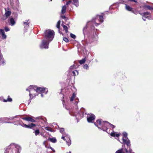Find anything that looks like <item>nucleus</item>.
Returning a JSON list of instances; mask_svg holds the SVG:
<instances>
[{
    "mask_svg": "<svg viewBox=\"0 0 153 153\" xmlns=\"http://www.w3.org/2000/svg\"><path fill=\"white\" fill-rule=\"evenodd\" d=\"M45 128L46 130H47L48 131H51V132L52 131V129L49 127H45Z\"/></svg>",
    "mask_w": 153,
    "mask_h": 153,
    "instance_id": "c9c22d12",
    "label": "nucleus"
},
{
    "mask_svg": "<svg viewBox=\"0 0 153 153\" xmlns=\"http://www.w3.org/2000/svg\"><path fill=\"white\" fill-rule=\"evenodd\" d=\"M67 153H71V152L70 151L69 152Z\"/></svg>",
    "mask_w": 153,
    "mask_h": 153,
    "instance_id": "052dcab7",
    "label": "nucleus"
},
{
    "mask_svg": "<svg viewBox=\"0 0 153 153\" xmlns=\"http://www.w3.org/2000/svg\"><path fill=\"white\" fill-rule=\"evenodd\" d=\"M8 22L9 23V24L11 26H13L16 23L14 20H9Z\"/></svg>",
    "mask_w": 153,
    "mask_h": 153,
    "instance_id": "6ab92c4d",
    "label": "nucleus"
},
{
    "mask_svg": "<svg viewBox=\"0 0 153 153\" xmlns=\"http://www.w3.org/2000/svg\"><path fill=\"white\" fill-rule=\"evenodd\" d=\"M54 32L53 30L48 29L46 30L44 32V39L42 41L40 45L41 48L47 49L48 48V45L53 39L54 36Z\"/></svg>",
    "mask_w": 153,
    "mask_h": 153,
    "instance_id": "f257e3e1",
    "label": "nucleus"
},
{
    "mask_svg": "<svg viewBox=\"0 0 153 153\" xmlns=\"http://www.w3.org/2000/svg\"><path fill=\"white\" fill-rule=\"evenodd\" d=\"M83 68L85 69H88V65L85 64L84 65Z\"/></svg>",
    "mask_w": 153,
    "mask_h": 153,
    "instance_id": "a18cd8bd",
    "label": "nucleus"
},
{
    "mask_svg": "<svg viewBox=\"0 0 153 153\" xmlns=\"http://www.w3.org/2000/svg\"><path fill=\"white\" fill-rule=\"evenodd\" d=\"M65 0H63V1H64Z\"/></svg>",
    "mask_w": 153,
    "mask_h": 153,
    "instance_id": "69168bd1",
    "label": "nucleus"
},
{
    "mask_svg": "<svg viewBox=\"0 0 153 153\" xmlns=\"http://www.w3.org/2000/svg\"><path fill=\"white\" fill-rule=\"evenodd\" d=\"M81 115H83V114L82 113H81Z\"/></svg>",
    "mask_w": 153,
    "mask_h": 153,
    "instance_id": "680f3d73",
    "label": "nucleus"
},
{
    "mask_svg": "<svg viewBox=\"0 0 153 153\" xmlns=\"http://www.w3.org/2000/svg\"><path fill=\"white\" fill-rule=\"evenodd\" d=\"M0 62L3 65H4L6 64V62L4 60L2 54H0Z\"/></svg>",
    "mask_w": 153,
    "mask_h": 153,
    "instance_id": "f8f14e48",
    "label": "nucleus"
},
{
    "mask_svg": "<svg viewBox=\"0 0 153 153\" xmlns=\"http://www.w3.org/2000/svg\"><path fill=\"white\" fill-rule=\"evenodd\" d=\"M20 125L23 127H25L26 128H28V125H27L25 124H24L23 123H22H22H21V125Z\"/></svg>",
    "mask_w": 153,
    "mask_h": 153,
    "instance_id": "ea45409f",
    "label": "nucleus"
},
{
    "mask_svg": "<svg viewBox=\"0 0 153 153\" xmlns=\"http://www.w3.org/2000/svg\"><path fill=\"white\" fill-rule=\"evenodd\" d=\"M61 17L63 19H65V16H61Z\"/></svg>",
    "mask_w": 153,
    "mask_h": 153,
    "instance_id": "603ef678",
    "label": "nucleus"
},
{
    "mask_svg": "<svg viewBox=\"0 0 153 153\" xmlns=\"http://www.w3.org/2000/svg\"><path fill=\"white\" fill-rule=\"evenodd\" d=\"M106 122H108L106 121H102L101 120L99 119L94 123V124L99 128L102 129L104 131H106L108 133L107 131L108 128L109 126H106L105 125Z\"/></svg>",
    "mask_w": 153,
    "mask_h": 153,
    "instance_id": "7ed1b4c3",
    "label": "nucleus"
},
{
    "mask_svg": "<svg viewBox=\"0 0 153 153\" xmlns=\"http://www.w3.org/2000/svg\"><path fill=\"white\" fill-rule=\"evenodd\" d=\"M4 102H7V101L11 102L12 101V99L9 96L8 97V98L7 100H4Z\"/></svg>",
    "mask_w": 153,
    "mask_h": 153,
    "instance_id": "7c9ffc66",
    "label": "nucleus"
},
{
    "mask_svg": "<svg viewBox=\"0 0 153 153\" xmlns=\"http://www.w3.org/2000/svg\"><path fill=\"white\" fill-rule=\"evenodd\" d=\"M76 72L77 73V75L78 74V72L76 71L75 70V71H74L72 72V73L73 74V76H76Z\"/></svg>",
    "mask_w": 153,
    "mask_h": 153,
    "instance_id": "58836bf2",
    "label": "nucleus"
},
{
    "mask_svg": "<svg viewBox=\"0 0 153 153\" xmlns=\"http://www.w3.org/2000/svg\"><path fill=\"white\" fill-rule=\"evenodd\" d=\"M115 153H124V152L123 149H121L116 151Z\"/></svg>",
    "mask_w": 153,
    "mask_h": 153,
    "instance_id": "72a5a7b5",
    "label": "nucleus"
},
{
    "mask_svg": "<svg viewBox=\"0 0 153 153\" xmlns=\"http://www.w3.org/2000/svg\"><path fill=\"white\" fill-rule=\"evenodd\" d=\"M66 142L68 146H69L71 144V141L70 138H68L67 140L66 139Z\"/></svg>",
    "mask_w": 153,
    "mask_h": 153,
    "instance_id": "cd10ccee",
    "label": "nucleus"
},
{
    "mask_svg": "<svg viewBox=\"0 0 153 153\" xmlns=\"http://www.w3.org/2000/svg\"><path fill=\"white\" fill-rule=\"evenodd\" d=\"M98 36L96 35V36H94V37L93 38V41H95L96 40H97L98 39Z\"/></svg>",
    "mask_w": 153,
    "mask_h": 153,
    "instance_id": "37998d69",
    "label": "nucleus"
},
{
    "mask_svg": "<svg viewBox=\"0 0 153 153\" xmlns=\"http://www.w3.org/2000/svg\"><path fill=\"white\" fill-rule=\"evenodd\" d=\"M95 119V116L92 114H88L87 117V120L88 122L92 123Z\"/></svg>",
    "mask_w": 153,
    "mask_h": 153,
    "instance_id": "6e6552de",
    "label": "nucleus"
},
{
    "mask_svg": "<svg viewBox=\"0 0 153 153\" xmlns=\"http://www.w3.org/2000/svg\"><path fill=\"white\" fill-rule=\"evenodd\" d=\"M46 148L51 149L54 152H55L54 149L51 146H47V147H46Z\"/></svg>",
    "mask_w": 153,
    "mask_h": 153,
    "instance_id": "79ce46f5",
    "label": "nucleus"
},
{
    "mask_svg": "<svg viewBox=\"0 0 153 153\" xmlns=\"http://www.w3.org/2000/svg\"><path fill=\"white\" fill-rule=\"evenodd\" d=\"M143 7L145 10H153V7L149 5H145L143 6Z\"/></svg>",
    "mask_w": 153,
    "mask_h": 153,
    "instance_id": "9b49d317",
    "label": "nucleus"
},
{
    "mask_svg": "<svg viewBox=\"0 0 153 153\" xmlns=\"http://www.w3.org/2000/svg\"><path fill=\"white\" fill-rule=\"evenodd\" d=\"M72 4L76 7H78L79 6V0H73Z\"/></svg>",
    "mask_w": 153,
    "mask_h": 153,
    "instance_id": "2eb2a0df",
    "label": "nucleus"
},
{
    "mask_svg": "<svg viewBox=\"0 0 153 153\" xmlns=\"http://www.w3.org/2000/svg\"><path fill=\"white\" fill-rule=\"evenodd\" d=\"M126 9L128 11H131V12H133L132 10V8L129 6L127 5L126 4Z\"/></svg>",
    "mask_w": 153,
    "mask_h": 153,
    "instance_id": "5701e85b",
    "label": "nucleus"
},
{
    "mask_svg": "<svg viewBox=\"0 0 153 153\" xmlns=\"http://www.w3.org/2000/svg\"><path fill=\"white\" fill-rule=\"evenodd\" d=\"M63 136H63L61 138L64 140H66L65 138V136Z\"/></svg>",
    "mask_w": 153,
    "mask_h": 153,
    "instance_id": "3c124183",
    "label": "nucleus"
},
{
    "mask_svg": "<svg viewBox=\"0 0 153 153\" xmlns=\"http://www.w3.org/2000/svg\"><path fill=\"white\" fill-rule=\"evenodd\" d=\"M23 120L31 122H35V120L30 117H24L22 118Z\"/></svg>",
    "mask_w": 153,
    "mask_h": 153,
    "instance_id": "4468645a",
    "label": "nucleus"
},
{
    "mask_svg": "<svg viewBox=\"0 0 153 153\" xmlns=\"http://www.w3.org/2000/svg\"><path fill=\"white\" fill-rule=\"evenodd\" d=\"M10 19H13V18H11Z\"/></svg>",
    "mask_w": 153,
    "mask_h": 153,
    "instance_id": "e2e57ef3",
    "label": "nucleus"
},
{
    "mask_svg": "<svg viewBox=\"0 0 153 153\" xmlns=\"http://www.w3.org/2000/svg\"><path fill=\"white\" fill-rule=\"evenodd\" d=\"M119 3H117L113 4L110 7V9H114L117 7L118 6Z\"/></svg>",
    "mask_w": 153,
    "mask_h": 153,
    "instance_id": "dca6fc26",
    "label": "nucleus"
},
{
    "mask_svg": "<svg viewBox=\"0 0 153 153\" xmlns=\"http://www.w3.org/2000/svg\"><path fill=\"white\" fill-rule=\"evenodd\" d=\"M64 129L63 128H61L60 129V132L63 135H67V134L64 132Z\"/></svg>",
    "mask_w": 153,
    "mask_h": 153,
    "instance_id": "a878e982",
    "label": "nucleus"
},
{
    "mask_svg": "<svg viewBox=\"0 0 153 153\" xmlns=\"http://www.w3.org/2000/svg\"><path fill=\"white\" fill-rule=\"evenodd\" d=\"M123 138H122V142H121L120 141H120V142L121 143H124V133H123Z\"/></svg>",
    "mask_w": 153,
    "mask_h": 153,
    "instance_id": "a19ab883",
    "label": "nucleus"
},
{
    "mask_svg": "<svg viewBox=\"0 0 153 153\" xmlns=\"http://www.w3.org/2000/svg\"><path fill=\"white\" fill-rule=\"evenodd\" d=\"M68 2L69 3V4H70L71 3H72V2H73L71 0L69 1Z\"/></svg>",
    "mask_w": 153,
    "mask_h": 153,
    "instance_id": "5fc2aeb1",
    "label": "nucleus"
},
{
    "mask_svg": "<svg viewBox=\"0 0 153 153\" xmlns=\"http://www.w3.org/2000/svg\"><path fill=\"white\" fill-rule=\"evenodd\" d=\"M70 36H71V37L72 38H73L74 39H75L76 38V36L75 35H74L72 33H71Z\"/></svg>",
    "mask_w": 153,
    "mask_h": 153,
    "instance_id": "4c0bfd02",
    "label": "nucleus"
},
{
    "mask_svg": "<svg viewBox=\"0 0 153 153\" xmlns=\"http://www.w3.org/2000/svg\"><path fill=\"white\" fill-rule=\"evenodd\" d=\"M120 134L114 131L113 130V132L110 134V135L111 136L114 137L116 139H117L118 140H119L118 138L120 136Z\"/></svg>",
    "mask_w": 153,
    "mask_h": 153,
    "instance_id": "1a4fd4ad",
    "label": "nucleus"
},
{
    "mask_svg": "<svg viewBox=\"0 0 153 153\" xmlns=\"http://www.w3.org/2000/svg\"><path fill=\"white\" fill-rule=\"evenodd\" d=\"M0 35L2 36V39H5L7 38V36L5 34L4 30L3 29H0Z\"/></svg>",
    "mask_w": 153,
    "mask_h": 153,
    "instance_id": "9d476101",
    "label": "nucleus"
},
{
    "mask_svg": "<svg viewBox=\"0 0 153 153\" xmlns=\"http://www.w3.org/2000/svg\"><path fill=\"white\" fill-rule=\"evenodd\" d=\"M98 18H99V19H103L106 18L105 14L102 13L99 14H97L92 19H97Z\"/></svg>",
    "mask_w": 153,
    "mask_h": 153,
    "instance_id": "0eeeda50",
    "label": "nucleus"
},
{
    "mask_svg": "<svg viewBox=\"0 0 153 153\" xmlns=\"http://www.w3.org/2000/svg\"><path fill=\"white\" fill-rule=\"evenodd\" d=\"M150 14V13L149 12H146L143 13V16L145 18H148V16H149Z\"/></svg>",
    "mask_w": 153,
    "mask_h": 153,
    "instance_id": "f3484780",
    "label": "nucleus"
},
{
    "mask_svg": "<svg viewBox=\"0 0 153 153\" xmlns=\"http://www.w3.org/2000/svg\"><path fill=\"white\" fill-rule=\"evenodd\" d=\"M23 25L24 26H28V25L30 23V22L29 21V20H26L25 22H23Z\"/></svg>",
    "mask_w": 153,
    "mask_h": 153,
    "instance_id": "b1692460",
    "label": "nucleus"
},
{
    "mask_svg": "<svg viewBox=\"0 0 153 153\" xmlns=\"http://www.w3.org/2000/svg\"><path fill=\"white\" fill-rule=\"evenodd\" d=\"M69 4H69V3L68 2H68L66 3V5H68Z\"/></svg>",
    "mask_w": 153,
    "mask_h": 153,
    "instance_id": "13d9d810",
    "label": "nucleus"
},
{
    "mask_svg": "<svg viewBox=\"0 0 153 153\" xmlns=\"http://www.w3.org/2000/svg\"><path fill=\"white\" fill-rule=\"evenodd\" d=\"M74 65L71 66L70 67L69 69L70 70H72L74 69Z\"/></svg>",
    "mask_w": 153,
    "mask_h": 153,
    "instance_id": "8fccbe9b",
    "label": "nucleus"
},
{
    "mask_svg": "<svg viewBox=\"0 0 153 153\" xmlns=\"http://www.w3.org/2000/svg\"><path fill=\"white\" fill-rule=\"evenodd\" d=\"M63 40L66 42H69V40L66 37H63Z\"/></svg>",
    "mask_w": 153,
    "mask_h": 153,
    "instance_id": "c03bdc74",
    "label": "nucleus"
},
{
    "mask_svg": "<svg viewBox=\"0 0 153 153\" xmlns=\"http://www.w3.org/2000/svg\"><path fill=\"white\" fill-rule=\"evenodd\" d=\"M85 58H84L82 60H79V62L80 64H82L84 63L85 62Z\"/></svg>",
    "mask_w": 153,
    "mask_h": 153,
    "instance_id": "473e14b6",
    "label": "nucleus"
},
{
    "mask_svg": "<svg viewBox=\"0 0 153 153\" xmlns=\"http://www.w3.org/2000/svg\"><path fill=\"white\" fill-rule=\"evenodd\" d=\"M5 15L6 16L8 17L11 14V11L10 10L7 11L6 9H5Z\"/></svg>",
    "mask_w": 153,
    "mask_h": 153,
    "instance_id": "4be33fe9",
    "label": "nucleus"
},
{
    "mask_svg": "<svg viewBox=\"0 0 153 153\" xmlns=\"http://www.w3.org/2000/svg\"><path fill=\"white\" fill-rule=\"evenodd\" d=\"M103 22V20H92L91 21L87 22V25L88 26L91 24L92 26H97Z\"/></svg>",
    "mask_w": 153,
    "mask_h": 153,
    "instance_id": "39448f33",
    "label": "nucleus"
},
{
    "mask_svg": "<svg viewBox=\"0 0 153 153\" xmlns=\"http://www.w3.org/2000/svg\"><path fill=\"white\" fill-rule=\"evenodd\" d=\"M66 8V6L65 5L63 6L62 8V9L61 10V13L62 14L64 13L65 12V11Z\"/></svg>",
    "mask_w": 153,
    "mask_h": 153,
    "instance_id": "393cba45",
    "label": "nucleus"
},
{
    "mask_svg": "<svg viewBox=\"0 0 153 153\" xmlns=\"http://www.w3.org/2000/svg\"><path fill=\"white\" fill-rule=\"evenodd\" d=\"M41 96L42 97H43V94H41Z\"/></svg>",
    "mask_w": 153,
    "mask_h": 153,
    "instance_id": "bf43d9fd",
    "label": "nucleus"
},
{
    "mask_svg": "<svg viewBox=\"0 0 153 153\" xmlns=\"http://www.w3.org/2000/svg\"><path fill=\"white\" fill-rule=\"evenodd\" d=\"M82 117V116L81 115V116H80V117Z\"/></svg>",
    "mask_w": 153,
    "mask_h": 153,
    "instance_id": "0e129e2a",
    "label": "nucleus"
},
{
    "mask_svg": "<svg viewBox=\"0 0 153 153\" xmlns=\"http://www.w3.org/2000/svg\"><path fill=\"white\" fill-rule=\"evenodd\" d=\"M129 1H130L131 2H137V1L136 0H128Z\"/></svg>",
    "mask_w": 153,
    "mask_h": 153,
    "instance_id": "09e8293b",
    "label": "nucleus"
},
{
    "mask_svg": "<svg viewBox=\"0 0 153 153\" xmlns=\"http://www.w3.org/2000/svg\"><path fill=\"white\" fill-rule=\"evenodd\" d=\"M86 28H87V27H84V28L83 29V32L84 34L85 32V31Z\"/></svg>",
    "mask_w": 153,
    "mask_h": 153,
    "instance_id": "de8ad7c7",
    "label": "nucleus"
},
{
    "mask_svg": "<svg viewBox=\"0 0 153 153\" xmlns=\"http://www.w3.org/2000/svg\"><path fill=\"white\" fill-rule=\"evenodd\" d=\"M26 90L29 92V96L30 100L33 99V97H35L36 96L35 94H33L32 93L36 91L38 93L41 92L42 93L46 94L48 91V89L46 88L37 87L33 85H30Z\"/></svg>",
    "mask_w": 153,
    "mask_h": 153,
    "instance_id": "f03ea898",
    "label": "nucleus"
},
{
    "mask_svg": "<svg viewBox=\"0 0 153 153\" xmlns=\"http://www.w3.org/2000/svg\"><path fill=\"white\" fill-rule=\"evenodd\" d=\"M4 29L6 32L10 31V29L7 27H5L4 28Z\"/></svg>",
    "mask_w": 153,
    "mask_h": 153,
    "instance_id": "e433bc0d",
    "label": "nucleus"
},
{
    "mask_svg": "<svg viewBox=\"0 0 153 153\" xmlns=\"http://www.w3.org/2000/svg\"><path fill=\"white\" fill-rule=\"evenodd\" d=\"M60 22L59 20V21L58 22H57V23L56 25V27L58 29H59L60 27Z\"/></svg>",
    "mask_w": 153,
    "mask_h": 153,
    "instance_id": "f704fd0d",
    "label": "nucleus"
},
{
    "mask_svg": "<svg viewBox=\"0 0 153 153\" xmlns=\"http://www.w3.org/2000/svg\"><path fill=\"white\" fill-rule=\"evenodd\" d=\"M48 140L53 143H56L57 141L56 139L54 137L49 138H48Z\"/></svg>",
    "mask_w": 153,
    "mask_h": 153,
    "instance_id": "412c9836",
    "label": "nucleus"
},
{
    "mask_svg": "<svg viewBox=\"0 0 153 153\" xmlns=\"http://www.w3.org/2000/svg\"><path fill=\"white\" fill-rule=\"evenodd\" d=\"M43 144L45 145V147H47V146L45 145V142H43Z\"/></svg>",
    "mask_w": 153,
    "mask_h": 153,
    "instance_id": "6e6d98bb",
    "label": "nucleus"
},
{
    "mask_svg": "<svg viewBox=\"0 0 153 153\" xmlns=\"http://www.w3.org/2000/svg\"><path fill=\"white\" fill-rule=\"evenodd\" d=\"M124 0H119V3L124 4Z\"/></svg>",
    "mask_w": 153,
    "mask_h": 153,
    "instance_id": "49530a36",
    "label": "nucleus"
},
{
    "mask_svg": "<svg viewBox=\"0 0 153 153\" xmlns=\"http://www.w3.org/2000/svg\"><path fill=\"white\" fill-rule=\"evenodd\" d=\"M22 121L21 120H18L14 122L13 123L15 125H21Z\"/></svg>",
    "mask_w": 153,
    "mask_h": 153,
    "instance_id": "a211bd4d",
    "label": "nucleus"
},
{
    "mask_svg": "<svg viewBox=\"0 0 153 153\" xmlns=\"http://www.w3.org/2000/svg\"><path fill=\"white\" fill-rule=\"evenodd\" d=\"M127 134L125 132V144L127 145V148H125V153H134V152H132L130 141L127 137Z\"/></svg>",
    "mask_w": 153,
    "mask_h": 153,
    "instance_id": "20e7f679",
    "label": "nucleus"
},
{
    "mask_svg": "<svg viewBox=\"0 0 153 153\" xmlns=\"http://www.w3.org/2000/svg\"><path fill=\"white\" fill-rule=\"evenodd\" d=\"M33 133H34L36 136H37L40 133L39 130L38 129L35 130Z\"/></svg>",
    "mask_w": 153,
    "mask_h": 153,
    "instance_id": "bb28decb",
    "label": "nucleus"
},
{
    "mask_svg": "<svg viewBox=\"0 0 153 153\" xmlns=\"http://www.w3.org/2000/svg\"><path fill=\"white\" fill-rule=\"evenodd\" d=\"M76 104H76V105L77 104L78 102H79V101H76ZM77 100L78 101H79V100H78V99H77Z\"/></svg>",
    "mask_w": 153,
    "mask_h": 153,
    "instance_id": "864d4df0",
    "label": "nucleus"
},
{
    "mask_svg": "<svg viewBox=\"0 0 153 153\" xmlns=\"http://www.w3.org/2000/svg\"><path fill=\"white\" fill-rule=\"evenodd\" d=\"M36 126V125L33 123H31L29 125H28V128H31L33 127Z\"/></svg>",
    "mask_w": 153,
    "mask_h": 153,
    "instance_id": "c85d7f7f",
    "label": "nucleus"
},
{
    "mask_svg": "<svg viewBox=\"0 0 153 153\" xmlns=\"http://www.w3.org/2000/svg\"><path fill=\"white\" fill-rule=\"evenodd\" d=\"M105 125L106 126H109L108 127H110L112 128H115L114 126L111 124L109 122H106V123L105 124Z\"/></svg>",
    "mask_w": 153,
    "mask_h": 153,
    "instance_id": "aec40b11",
    "label": "nucleus"
},
{
    "mask_svg": "<svg viewBox=\"0 0 153 153\" xmlns=\"http://www.w3.org/2000/svg\"><path fill=\"white\" fill-rule=\"evenodd\" d=\"M76 96V94L74 93L72 95V96L71 97L70 99V101H72L74 100V99L75 98Z\"/></svg>",
    "mask_w": 153,
    "mask_h": 153,
    "instance_id": "c756f323",
    "label": "nucleus"
},
{
    "mask_svg": "<svg viewBox=\"0 0 153 153\" xmlns=\"http://www.w3.org/2000/svg\"><path fill=\"white\" fill-rule=\"evenodd\" d=\"M16 117H11L10 118H1V119H2V120L4 121L3 122V123H12L6 121H8V120H12L13 118H15Z\"/></svg>",
    "mask_w": 153,
    "mask_h": 153,
    "instance_id": "ddd939ff",
    "label": "nucleus"
},
{
    "mask_svg": "<svg viewBox=\"0 0 153 153\" xmlns=\"http://www.w3.org/2000/svg\"><path fill=\"white\" fill-rule=\"evenodd\" d=\"M15 148L16 150V153H19L21 150V147L19 145L15 144L12 143L8 146V149Z\"/></svg>",
    "mask_w": 153,
    "mask_h": 153,
    "instance_id": "423d86ee",
    "label": "nucleus"
},
{
    "mask_svg": "<svg viewBox=\"0 0 153 153\" xmlns=\"http://www.w3.org/2000/svg\"><path fill=\"white\" fill-rule=\"evenodd\" d=\"M79 115V114H78L77 115H76V117H79V116H78Z\"/></svg>",
    "mask_w": 153,
    "mask_h": 153,
    "instance_id": "4d7b16f0",
    "label": "nucleus"
},
{
    "mask_svg": "<svg viewBox=\"0 0 153 153\" xmlns=\"http://www.w3.org/2000/svg\"><path fill=\"white\" fill-rule=\"evenodd\" d=\"M62 26L64 30H65V32L66 33H67L68 32V27L65 25H62Z\"/></svg>",
    "mask_w": 153,
    "mask_h": 153,
    "instance_id": "2f4dec72",
    "label": "nucleus"
}]
</instances>
